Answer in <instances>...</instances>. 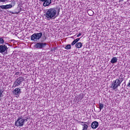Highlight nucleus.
Listing matches in <instances>:
<instances>
[{
  "label": "nucleus",
  "mask_w": 130,
  "mask_h": 130,
  "mask_svg": "<svg viewBox=\"0 0 130 130\" xmlns=\"http://www.w3.org/2000/svg\"><path fill=\"white\" fill-rule=\"evenodd\" d=\"M45 16L47 20H54L56 18V8H52L47 9Z\"/></svg>",
  "instance_id": "1"
},
{
  "label": "nucleus",
  "mask_w": 130,
  "mask_h": 130,
  "mask_svg": "<svg viewBox=\"0 0 130 130\" xmlns=\"http://www.w3.org/2000/svg\"><path fill=\"white\" fill-rule=\"evenodd\" d=\"M122 81H123V77H119L118 79L113 81L112 83L111 88L113 89V90H115L116 88L120 86L121 83H122Z\"/></svg>",
  "instance_id": "2"
},
{
  "label": "nucleus",
  "mask_w": 130,
  "mask_h": 130,
  "mask_svg": "<svg viewBox=\"0 0 130 130\" xmlns=\"http://www.w3.org/2000/svg\"><path fill=\"white\" fill-rule=\"evenodd\" d=\"M28 118L26 119L22 118V117H19L17 120L15 122V126L19 127V126H23L25 124V122L28 121Z\"/></svg>",
  "instance_id": "3"
},
{
  "label": "nucleus",
  "mask_w": 130,
  "mask_h": 130,
  "mask_svg": "<svg viewBox=\"0 0 130 130\" xmlns=\"http://www.w3.org/2000/svg\"><path fill=\"white\" fill-rule=\"evenodd\" d=\"M41 37H42V32L36 33L32 35H31V36L30 37V39L32 41L36 42V41L39 40V39H40Z\"/></svg>",
  "instance_id": "4"
},
{
  "label": "nucleus",
  "mask_w": 130,
  "mask_h": 130,
  "mask_svg": "<svg viewBox=\"0 0 130 130\" xmlns=\"http://www.w3.org/2000/svg\"><path fill=\"white\" fill-rule=\"evenodd\" d=\"M47 45V44L46 43H38L35 45V47L36 48H38V49H43V48H44Z\"/></svg>",
  "instance_id": "5"
},
{
  "label": "nucleus",
  "mask_w": 130,
  "mask_h": 130,
  "mask_svg": "<svg viewBox=\"0 0 130 130\" xmlns=\"http://www.w3.org/2000/svg\"><path fill=\"white\" fill-rule=\"evenodd\" d=\"M24 81V79L22 77H20L18 78L14 83L13 87L16 88V87H18V86H20L22 82Z\"/></svg>",
  "instance_id": "6"
},
{
  "label": "nucleus",
  "mask_w": 130,
  "mask_h": 130,
  "mask_svg": "<svg viewBox=\"0 0 130 130\" xmlns=\"http://www.w3.org/2000/svg\"><path fill=\"white\" fill-rule=\"evenodd\" d=\"M6 51H8V47L5 45H0V53H4Z\"/></svg>",
  "instance_id": "7"
},
{
  "label": "nucleus",
  "mask_w": 130,
  "mask_h": 130,
  "mask_svg": "<svg viewBox=\"0 0 130 130\" xmlns=\"http://www.w3.org/2000/svg\"><path fill=\"white\" fill-rule=\"evenodd\" d=\"M13 93L16 96H19L21 94V89L19 88H16L13 91Z\"/></svg>",
  "instance_id": "8"
},
{
  "label": "nucleus",
  "mask_w": 130,
  "mask_h": 130,
  "mask_svg": "<svg viewBox=\"0 0 130 130\" xmlns=\"http://www.w3.org/2000/svg\"><path fill=\"white\" fill-rule=\"evenodd\" d=\"M99 125V123L98 122L95 121L92 122L91 127L93 129L97 128L98 127V126Z\"/></svg>",
  "instance_id": "9"
},
{
  "label": "nucleus",
  "mask_w": 130,
  "mask_h": 130,
  "mask_svg": "<svg viewBox=\"0 0 130 130\" xmlns=\"http://www.w3.org/2000/svg\"><path fill=\"white\" fill-rule=\"evenodd\" d=\"M50 4H51V0H46L44 1L43 5L44 7H49Z\"/></svg>",
  "instance_id": "10"
},
{
  "label": "nucleus",
  "mask_w": 130,
  "mask_h": 130,
  "mask_svg": "<svg viewBox=\"0 0 130 130\" xmlns=\"http://www.w3.org/2000/svg\"><path fill=\"white\" fill-rule=\"evenodd\" d=\"M81 125L83 126L82 130H87L88 129V125L86 124V122H81Z\"/></svg>",
  "instance_id": "11"
},
{
  "label": "nucleus",
  "mask_w": 130,
  "mask_h": 130,
  "mask_svg": "<svg viewBox=\"0 0 130 130\" xmlns=\"http://www.w3.org/2000/svg\"><path fill=\"white\" fill-rule=\"evenodd\" d=\"M84 98V96H83V94H80L78 95V96L76 98V101L77 102H79L80 100H82Z\"/></svg>",
  "instance_id": "12"
},
{
  "label": "nucleus",
  "mask_w": 130,
  "mask_h": 130,
  "mask_svg": "<svg viewBox=\"0 0 130 130\" xmlns=\"http://www.w3.org/2000/svg\"><path fill=\"white\" fill-rule=\"evenodd\" d=\"M111 63H115V62H117V58L116 57H114L112 58L111 60Z\"/></svg>",
  "instance_id": "13"
},
{
  "label": "nucleus",
  "mask_w": 130,
  "mask_h": 130,
  "mask_svg": "<svg viewBox=\"0 0 130 130\" xmlns=\"http://www.w3.org/2000/svg\"><path fill=\"white\" fill-rule=\"evenodd\" d=\"M75 46L77 48H81L82 46H83V45L82 44V43L78 42L75 45Z\"/></svg>",
  "instance_id": "14"
},
{
  "label": "nucleus",
  "mask_w": 130,
  "mask_h": 130,
  "mask_svg": "<svg viewBox=\"0 0 130 130\" xmlns=\"http://www.w3.org/2000/svg\"><path fill=\"white\" fill-rule=\"evenodd\" d=\"M6 10H8V9H12L13 8V5L9 4L5 5Z\"/></svg>",
  "instance_id": "15"
},
{
  "label": "nucleus",
  "mask_w": 130,
  "mask_h": 130,
  "mask_svg": "<svg viewBox=\"0 0 130 130\" xmlns=\"http://www.w3.org/2000/svg\"><path fill=\"white\" fill-rule=\"evenodd\" d=\"M3 93H4V91H3V89H0V101L2 100V98L3 97Z\"/></svg>",
  "instance_id": "16"
},
{
  "label": "nucleus",
  "mask_w": 130,
  "mask_h": 130,
  "mask_svg": "<svg viewBox=\"0 0 130 130\" xmlns=\"http://www.w3.org/2000/svg\"><path fill=\"white\" fill-rule=\"evenodd\" d=\"M99 105H100V111H101V110H102V109H103V107H104V105L100 103Z\"/></svg>",
  "instance_id": "17"
},
{
  "label": "nucleus",
  "mask_w": 130,
  "mask_h": 130,
  "mask_svg": "<svg viewBox=\"0 0 130 130\" xmlns=\"http://www.w3.org/2000/svg\"><path fill=\"white\" fill-rule=\"evenodd\" d=\"M71 47L72 46H71V45H67L65 47V49H67V50L71 49Z\"/></svg>",
  "instance_id": "18"
},
{
  "label": "nucleus",
  "mask_w": 130,
  "mask_h": 130,
  "mask_svg": "<svg viewBox=\"0 0 130 130\" xmlns=\"http://www.w3.org/2000/svg\"><path fill=\"white\" fill-rule=\"evenodd\" d=\"M5 41L3 40V38H0V44H4Z\"/></svg>",
  "instance_id": "19"
},
{
  "label": "nucleus",
  "mask_w": 130,
  "mask_h": 130,
  "mask_svg": "<svg viewBox=\"0 0 130 130\" xmlns=\"http://www.w3.org/2000/svg\"><path fill=\"white\" fill-rule=\"evenodd\" d=\"M1 9H3L4 10H6V5H2L0 6Z\"/></svg>",
  "instance_id": "20"
},
{
  "label": "nucleus",
  "mask_w": 130,
  "mask_h": 130,
  "mask_svg": "<svg viewBox=\"0 0 130 130\" xmlns=\"http://www.w3.org/2000/svg\"><path fill=\"white\" fill-rule=\"evenodd\" d=\"M77 43L75 40L73 41V42L72 43V45H75Z\"/></svg>",
  "instance_id": "21"
},
{
  "label": "nucleus",
  "mask_w": 130,
  "mask_h": 130,
  "mask_svg": "<svg viewBox=\"0 0 130 130\" xmlns=\"http://www.w3.org/2000/svg\"><path fill=\"white\" fill-rule=\"evenodd\" d=\"M8 0H0V3H6Z\"/></svg>",
  "instance_id": "22"
},
{
  "label": "nucleus",
  "mask_w": 130,
  "mask_h": 130,
  "mask_svg": "<svg viewBox=\"0 0 130 130\" xmlns=\"http://www.w3.org/2000/svg\"><path fill=\"white\" fill-rule=\"evenodd\" d=\"M80 38H77L76 40H75V41L76 42H78V41H80Z\"/></svg>",
  "instance_id": "23"
},
{
  "label": "nucleus",
  "mask_w": 130,
  "mask_h": 130,
  "mask_svg": "<svg viewBox=\"0 0 130 130\" xmlns=\"http://www.w3.org/2000/svg\"><path fill=\"white\" fill-rule=\"evenodd\" d=\"M82 35V34L79 33L78 35H77V37H80Z\"/></svg>",
  "instance_id": "24"
},
{
  "label": "nucleus",
  "mask_w": 130,
  "mask_h": 130,
  "mask_svg": "<svg viewBox=\"0 0 130 130\" xmlns=\"http://www.w3.org/2000/svg\"><path fill=\"white\" fill-rule=\"evenodd\" d=\"M46 0H40L41 2H42L43 3H44Z\"/></svg>",
  "instance_id": "25"
}]
</instances>
